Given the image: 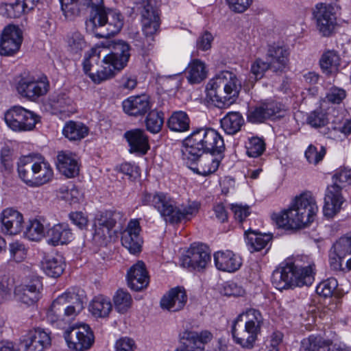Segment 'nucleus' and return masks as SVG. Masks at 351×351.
<instances>
[{
  "label": "nucleus",
  "mask_w": 351,
  "mask_h": 351,
  "mask_svg": "<svg viewBox=\"0 0 351 351\" xmlns=\"http://www.w3.org/2000/svg\"><path fill=\"white\" fill-rule=\"evenodd\" d=\"M128 287L136 291L146 288L149 282V276L145 263L138 261L133 265L127 273Z\"/></svg>",
  "instance_id": "nucleus-21"
},
{
  "label": "nucleus",
  "mask_w": 351,
  "mask_h": 351,
  "mask_svg": "<svg viewBox=\"0 0 351 351\" xmlns=\"http://www.w3.org/2000/svg\"><path fill=\"white\" fill-rule=\"evenodd\" d=\"M328 1V3L317 4V10L314 12L317 28L326 37L333 34L337 25V14L341 10L340 5L337 3L339 0Z\"/></svg>",
  "instance_id": "nucleus-8"
},
{
  "label": "nucleus",
  "mask_w": 351,
  "mask_h": 351,
  "mask_svg": "<svg viewBox=\"0 0 351 351\" xmlns=\"http://www.w3.org/2000/svg\"><path fill=\"white\" fill-rule=\"evenodd\" d=\"M289 51L286 46L276 43L269 45L267 52V60L270 70L276 73L285 72L289 63Z\"/></svg>",
  "instance_id": "nucleus-18"
},
{
  "label": "nucleus",
  "mask_w": 351,
  "mask_h": 351,
  "mask_svg": "<svg viewBox=\"0 0 351 351\" xmlns=\"http://www.w3.org/2000/svg\"><path fill=\"white\" fill-rule=\"evenodd\" d=\"M234 321L235 323L245 321V326L261 330L263 317L259 311L254 308H248L240 313Z\"/></svg>",
  "instance_id": "nucleus-39"
},
{
  "label": "nucleus",
  "mask_w": 351,
  "mask_h": 351,
  "mask_svg": "<svg viewBox=\"0 0 351 351\" xmlns=\"http://www.w3.org/2000/svg\"><path fill=\"white\" fill-rule=\"evenodd\" d=\"M61 3V9L64 16L72 20L75 17L79 16L80 13V5H83L82 0H60Z\"/></svg>",
  "instance_id": "nucleus-53"
},
{
  "label": "nucleus",
  "mask_w": 351,
  "mask_h": 351,
  "mask_svg": "<svg viewBox=\"0 0 351 351\" xmlns=\"http://www.w3.org/2000/svg\"><path fill=\"white\" fill-rule=\"evenodd\" d=\"M56 165L58 171L67 178H74L79 174L78 158L70 152H60L57 156Z\"/></svg>",
  "instance_id": "nucleus-26"
},
{
  "label": "nucleus",
  "mask_w": 351,
  "mask_h": 351,
  "mask_svg": "<svg viewBox=\"0 0 351 351\" xmlns=\"http://www.w3.org/2000/svg\"><path fill=\"white\" fill-rule=\"evenodd\" d=\"M16 88L22 97L33 101L47 93L49 82L46 77L36 79L34 77L27 76L20 80Z\"/></svg>",
  "instance_id": "nucleus-14"
},
{
  "label": "nucleus",
  "mask_w": 351,
  "mask_h": 351,
  "mask_svg": "<svg viewBox=\"0 0 351 351\" xmlns=\"http://www.w3.org/2000/svg\"><path fill=\"white\" fill-rule=\"evenodd\" d=\"M73 100L64 93H60L51 96L50 104L51 108L58 112L69 111V108L72 105Z\"/></svg>",
  "instance_id": "nucleus-50"
},
{
  "label": "nucleus",
  "mask_w": 351,
  "mask_h": 351,
  "mask_svg": "<svg viewBox=\"0 0 351 351\" xmlns=\"http://www.w3.org/2000/svg\"><path fill=\"white\" fill-rule=\"evenodd\" d=\"M306 121L312 127L320 128L326 124L327 117L321 109H317L310 113Z\"/></svg>",
  "instance_id": "nucleus-60"
},
{
  "label": "nucleus",
  "mask_w": 351,
  "mask_h": 351,
  "mask_svg": "<svg viewBox=\"0 0 351 351\" xmlns=\"http://www.w3.org/2000/svg\"><path fill=\"white\" fill-rule=\"evenodd\" d=\"M210 260V252L206 245L193 244L182 257L181 265L183 267L200 271L206 268Z\"/></svg>",
  "instance_id": "nucleus-13"
},
{
  "label": "nucleus",
  "mask_w": 351,
  "mask_h": 351,
  "mask_svg": "<svg viewBox=\"0 0 351 351\" xmlns=\"http://www.w3.org/2000/svg\"><path fill=\"white\" fill-rule=\"evenodd\" d=\"M343 186L332 184L328 186L324 197V215L332 217L341 209L345 198L342 195Z\"/></svg>",
  "instance_id": "nucleus-19"
},
{
  "label": "nucleus",
  "mask_w": 351,
  "mask_h": 351,
  "mask_svg": "<svg viewBox=\"0 0 351 351\" xmlns=\"http://www.w3.org/2000/svg\"><path fill=\"white\" fill-rule=\"evenodd\" d=\"M100 57L96 54L95 50H92L91 53L86 58L83 62V69L86 74L90 77V74L96 73V69H101V65H99Z\"/></svg>",
  "instance_id": "nucleus-57"
},
{
  "label": "nucleus",
  "mask_w": 351,
  "mask_h": 351,
  "mask_svg": "<svg viewBox=\"0 0 351 351\" xmlns=\"http://www.w3.org/2000/svg\"><path fill=\"white\" fill-rule=\"evenodd\" d=\"M206 76V67L202 62L195 60L189 64L187 79L191 84L199 83Z\"/></svg>",
  "instance_id": "nucleus-45"
},
{
  "label": "nucleus",
  "mask_w": 351,
  "mask_h": 351,
  "mask_svg": "<svg viewBox=\"0 0 351 351\" xmlns=\"http://www.w3.org/2000/svg\"><path fill=\"white\" fill-rule=\"evenodd\" d=\"M40 119L34 112L19 106L11 108L4 115L8 126L16 132L32 130Z\"/></svg>",
  "instance_id": "nucleus-9"
},
{
  "label": "nucleus",
  "mask_w": 351,
  "mask_h": 351,
  "mask_svg": "<svg viewBox=\"0 0 351 351\" xmlns=\"http://www.w3.org/2000/svg\"><path fill=\"white\" fill-rule=\"evenodd\" d=\"M180 337L182 339L186 340L197 348H201V346L208 343L213 339V335L208 330H202L197 332L186 330L180 335Z\"/></svg>",
  "instance_id": "nucleus-40"
},
{
  "label": "nucleus",
  "mask_w": 351,
  "mask_h": 351,
  "mask_svg": "<svg viewBox=\"0 0 351 351\" xmlns=\"http://www.w3.org/2000/svg\"><path fill=\"white\" fill-rule=\"evenodd\" d=\"M108 20L104 22L99 38H107L119 33L123 26V17L120 12L110 9Z\"/></svg>",
  "instance_id": "nucleus-32"
},
{
  "label": "nucleus",
  "mask_w": 351,
  "mask_h": 351,
  "mask_svg": "<svg viewBox=\"0 0 351 351\" xmlns=\"http://www.w3.org/2000/svg\"><path fill=\"white\" fill-rule=\"evenodd\" d=\"M42 290L43 283L40 279L35 277L31 279L27 284L16 287L14 293L19 301L27 306H31L40 300Z\"/></svg>",
  "instance_id": "nucleus-17"
},
{
  "label": "nucleus",
  "mask_w": 351,
  "mask_h": 351,
  "mask_svg": "<svg viewBox=\"0 0 351 351\" xmlns=\"http://www.w3.org/2000/svg\"><path fill=\"white\" fill-rule=\"evenodd\" d=\"M219 163V158H214L212 154L202 159L200 157L195 165H186V166L197 174L206 176L215 173L218 169Z\"/></svg>",
  "instance_id": "nucleus-34"
},
{
  "label": "nucleus",
  "mask_w": 351,
  "mask_h": 351,
  "mask_svg": "<svg viewBox=\"0 0 351 351\" xmlns=\"http://www.w3.org/2000/svg\"><path fill=\"white\" fill-rule=\"evenodd\" d=\"M110 301L102 296L95 298L89 304L90 312L97 317H106L112 310Z\"/></svg>",
  "instance_id": "nucleus-42"
},
{
  "label": "nucleus",
  "mask_w": 351,
  "mask_h": 351,
  "mask_svg": "<svg viewBox=\"0 0 351 351\" xmlns=\"http://www.w3.org/2000/svg\"><path fill=\"white\" fill-rule=\"evenodd\" d=\"M45 231L44 225L38 219L32 221L30 225L27 228V234L33 241L40 239L45 235Z\"/></svg>",
  "instance_id": "nucleus-56"
},
{
  "label": "nucleus",
  "mask_w": 351,
  "mask_h": 351,
  "mask_svg": "<svg viewBox=\"0 0 351 351\" xmlns=\"http://www.w3.org/2000/svg\"><path fill=\"white\" fill-rule=\"evenodd\" d=\"M314 264L306 267H298L293 263H287L274 271L271 282L279 290L309 286L314 280Z\"/></svg>",
  "instance_id": "nucleus-6"
},
{
  "label": "nucleus",
  "mask_w": 351,
  "mask_h": 351,
  "mask_svg": "<svg viewBox=\"0 0 351 351\" xmlns=\"http://www.w3.org/2000/svg\"><path fill=\"white\" fill-rule=\"evenodd\" d=\"M238 323L233 321L231 334L235 343L241 346L243 348L252 349L257 339L258 335L261 330L254 329L244 326V328H238Z\"/></svg>",
  "instance_id": "nucleus-25"
},
{
  "label": "nucleus",
  "mask_w": 351,
  "mask_h": 351,
  "mask_svg": "<svg viewBox=\"0 0 351 351\" xmlns=\"http://www.w3.org/2000/svg\"><path fill=\"white\" fill-rule=\"evenodd\" d=\"M330 343L322 337L311 335L302 341L300 351H326Z\"/></svg>",
  "instance_id": "nucleus-44"
},
{
  "label": "nucleus",
  "mask_w": 351,
  "mask_h": 351,
  "mask_svg": "<svg viewBox=\"0 0 351 351\" xmlns=\"http://www.w3.org/2000/svg\"><path fill=\"white\" fill-rule=\"evenodd\" d=\"M9 251L11 259L17 263L22 262L27 256V249L25 245L19 241L10 243Z\"/></svg>",
  "instance_id": "nucleus-55"
},
{
  "label": "nucleus",
  "mask_w": 351,
  "mask_h": 351,
  "mask_svg": "<svg viewBox=\"0 0 351 351\" xmlns=\"http://www.w3.org/2000/svg\"><path fill=\"white\" fill-rule=\"evenodd\" d=\"M282 110V105L274 101L263 102L256 106L248 114L249 121L256 123L276 117Z\"/></svg>",
  "instance_id": "nucleus-23"
},
{
  "label": "nucleus",
  "mask_w": 351,
  "mask_h": 351,
  "mask_svg": "<svg viewBox=\"0 0 351 351\" xmlns=\"http://www.w3.org/2000/svg\"><path fill=\"white\" fill-rule=\"evenodd\" d=\"M141 227L138 220H131L126 229L121 233V243L133 254L141 251L142 239L140 237Z\"/></svg>",
  "instance_id": "nucleus-20"
},
{
  "label": "nucleus",
  "mask_w": 351,
  "mask_h": 351,
  "mask_svg": "<svg viewBox=\"0 0 351 351\" xmlns=\"http://www.w3.org/2000/svg\"><path fill=\"white\" fill-rule=\"evenodd\" d=\"M340 256L347 257L351 255V234L346 237H341L332 246ZM346 267L348 270H351V257L346 261Z\"/></svg>",
  "instance_id": "nucleus-49"
},
{
  "label": "nucleus",
  "mask_w": 351,
  "mask_h": 351,
  "mask_svg": "<svg viewBox=\"0 0 351 351\" xmlns=\"http://www.w3.org/2000/svg\"><path fill=\"white\" fill-rule=\"evenodd\" d=\"M164 113L156 110L149 112L145 119V125L147 130L153 134L158 133L164 123Z\"/></svg>",
  "instance_id": "nucleus-47"
},
{
  "label": "nucleus",
  "mask_w": 351,
  "mask_h": 351,
  "mask_svg": "<svg viewBox=\"0 0 351 351\" xmlns=\"http://www.w3.org/2000/svg\"><path fill=\"white\" fill-rule=\"evenodd\" d=\"M110 52L105 56L102 60L101 69H96V73L90 74V78L95 83L100 84L115 75L126 66L130 54V46L122 40L112 42Z\"/></svg>",
  "instance_id": "nucleus-5"
},
{
  "label": "nucleus",
  "mask_w": 351,
  "mask_h": 351,
  "mask_svg": "<svg viewBox=\"0 0 351 351\" xmlns=\"http://www.w3.org/2000/svg\"><path fill=\"white\" fill-rule=\"evenodd\" d=\"M190 120L183 111L174 112L167 121L169 128L175 132H183L189 129Z\"/></svg>",
  "instance_id": "nucleus-41"
},
{
  "label": "nucleus",
  "mask_w": 351,
  "mask_h": 351,
  "mask_svg": "<svg viewBox=\"0 0 351 351\" xmlns=\"http://www.w3.org/2000/svg\"><path fill=\"white\" fill-rule=\"evenodd\" d=\"M216 267L221 271L234 272L241 266V258L232 251H221L214 254Z\"/></svg>",
  "instance_id": "nucleus-30"
},
{
  "label": "nucleus",
  "mask_w": 351,
  "mask_h": 351,
  "mask_svg": "<svg viewBox=\"0 0 351 351\" xmlns=\"http://www.w3.org/2000/svg\"><path fill=\"white\" fill-rule=\"evenodd\" d=\"M68 44L71 50L75 53L81 51L86 45L84 37L80 32L73 33L68 38Z\"/></svg>",
  "instance_id": "nucleus-62"
},
{
  "label": "nucleus",
  "mask_w": 351,
  "mask_h": 351,
  "mask_svg": "<svg viewBox=\"0 0 351 351\" xmlns=\"http://www.w3.org/2000/svg\"><path fill=\"white\" fill-rule=\"evenodd\" d=\"M113 300L116 310L121 313H126L132 302L130 293L123 289H119L116 292Z\"/></svg>",
  "instance_id": "nucleus-52"
},
{
  "label": "nucleus",
  "mask_w": 351,
  "mask_h": 351,
  "mask_svg": "<svg viewBox=\"0 0 351 351\" xmlns=\"http://www.w3.org/2000/svg\"><path fill=\"white\" fill-rule=\"evenodd\" d=\"M84 298L75 292H65L58 296L47 311V319L55 323L74 318L84 308Z\"/></svg>",
  "instance_id": "nucleus-7"
},
{
  "label": "nucleus",
  "mask_w": 351,
  "mask_h": 351,
  "mask_svg": "<svg viewBox=\"0 0 351 351\" xmlns=\"http://www.w3.org/2000/svg\"><path fill=\"white\" fill-rule=\"evenodd\" d=\"M23 351H44L51 344L49 333L40 328L29 330L21 340Z\"/></svg>",
  "instance_id": "nucleus-16"
},
{
  "label": "nucleus",
  "mask_w": 351,
  "mask_h": 351,
  "mask_svg": "<svg viewBox=\"0 0 351 351\" xmlns=\"http://www.w3.org/2000/svg\"><path fill=\"white\" fill-rule=\"evenodd\" d=\"M37 162V158L32 155L22 156L18 162L19 175L29 186L33 181Z\"/></svg>",
  "instance_id": "nucleus-33"
},
{
  "label": "nucleus",
  "mask_w": 351,
  "mask_h": 351,
  "mask_svg": "<svg viewBox=\"0 0 351 351\" xmlns=\"http://www.w3.org/2000/svg\"><path fill=\"white\" fill-rule=\"evenodd\" d=\"M49 237L48 243L56 246L66 244L73 239L71 230L66 223H59L53 226L47 232Z\"/></svg>",
  "instance_id": "nucleus-31"
},
{
  "label": "nucleus",
  "mask_w": 351,
  "mask_h": 351,
  "mask_svg": "<svg viewBox=\"0 0 351 351\" xmlns=\"http://www.w3.org/2000/svg\"><path fill=\"white\" fill-rule=\"evenodd\" d=\"M244 122L243 117L239 112H228L223 119H221V127L224 132L230 135L238 132Z\"/></svg>",
  "instance_id": "nucleus-37"
},
{
  "label": "nucleus",
  "mask_w": 351,
  "mask_h": 351,
  "mask_svg": "<svg viewBox=\"0 0 351 351\" xmlns=\"http://www.w3.org/2000/svg\"><path fill=\"white\" fill-rule=\"evenodd\" d=\"M2 231L10 235H16L23 230V217L21 213L12 208L3 210L0 216Z\"/></svg>",
  "instance_id": "nucleus-22"
},
{
  "label": "nucleus",
  "mask_w": 351,
  "mask_h": 351,
  "mask_svg": "<svg viewBox=\"0 0 351 351\" xmlns=\"http://www.w3.org/2000/svg\"><path fill=\"white\" fill-rule=\"evenodd\" d=\"M333 184H339L345 187L347 184H351V170L342 169L337 172L332 177Z\"/></svg>",
  "instance_id": "nucleus-63"
},
{
  "label": "nucleus",
  "mask_w": 351,
  "mask_h": 351,
  "mask_svg": "<svg viewBox=\"0 0 351 351\" xmlns=\"http://www.w3.org/2000/svg\"><path fill=\"white\" fill-rule=\"evenodd\" d=\"M1 167L2 171L10 173L13 169L12 154L8 147H3L1 150Z\"/></svg>",
  "instance_id": "nucleus-61"
},
{
  "label": "nucleus",
  "mask_w": 351,
  "mask_h": 351,
  "mask_svg": "<svg viewBox=\"0 0 351 351\" xmlns=\"http://www.w3.org/2000/svg\"><path fill=\"white\" fill-rule=\"evenodd\" d=\"M122 106L123 111L133 117L143 116L152 108V104L146 95L131 96L123 101Z\"/></svg>",
  "instance_id": "nucleus-24"
},
{
  "label": "nucleus",
  "mask_w": 351,
  "mask_h": 351,
  "mask_svg": "<svg viewBox=\"0 0 351 351\" xmlns=\"http://www.w3.org/2000/svg\"><path fill=\"white\" fill-rule=\"evenodd\" d=\"M326 149L324 147H321L319 151L313 145H310L305 152V157L308 162L311 164L317 165L324 157Z\"/></svg>",
  "instance_id": "nucleus-59"
},
{
  "label": "nucleus",
  "mask_w": 351,
  "mask_h": 351,
  "mask_svg": "<svg viewBox=\"0 0 351 351\" xmlns=\"http://www.w3.org/2000/svg\"><path fill=\"white\" fill-rule=\"evenodd\" d=\"M329 264L330 269L334 271H342L343 268L342 267V262L344 257L340 256V254L332 247L329 251Z\"/></svg>",
  "instance_id": "nucleus-64"
},
{
  "label": "nucleus",
  "mask_w": 351,
  "mask_h": 351,
  "mask_svg": "<svg viewBox=\"0 0 351 351\" xmlns=\"http://www.w3.org/2000/svg\"><path fill=\"white\" fill-rule=\"evenodd\" d=\"M52 177L53 170L50 165L45 161L38 160L35 174L31 186H41L48 182Z\"/></svg>",
  "instance_id": "nucleus-43"
},
{
  "label": "nucleus",
  "mask_w": 351,
  "mask_h": 351,
  "mask_svg": "<svg viewBox=\"0 0 351 351\" xmlns=\"http://www.w3.org/2000/svg\"><path fill=\"white\" fill-rule=\"evenodd\" d=\"M83 5L90 9L88 17L86 21V31L99 38L110 9L104 5L103 0H84Z\"/></svg>",
  "instance_id": "nucleus-11"
},
{
  "label": "nucleus",
  "mask_w": 351,
  "mask_h": 351,
  "mask_svg": "<svg viewBox=\"0 0 351 351\" xmlns=\"http://www.w3.org/2000/svg\"><path fill=\"white\" fill-rule=\"evenodd\" d=\"M337 286V280L335 278H329L317 286L316 293L324 298L332 297Z\"/></svg>",
  "instance_id": "nucleus-54"
},
{
  "label": "nucleus",
  "mask_w": 351,
  "mask_h": 351,
  "mask_svg": "<svg viewBox=\"0 0 351 351\" xmlns=\"http://www.w3.org/2000/svg\"><path fill=\"white\" fill-rule=\"evenodd\" d=\"M122 214L119 212L106 210L101 212L95 220L93 240L99 245H106L111 238L112 231L117 223H120Z\"/></svg>",
  "instance_id": "nucleus-10"
},
{
  "label": "nucleus",
  "mask_w": 351,
  "mask_h": 351,
  "mask_svg": "<svg viewBox=\"0 0 351 351\" xmlns=\"http://www.w3.org/2000/svg\"><path fill=\"white\" fill-rule=\"evenodd\" d=\"M270 70V66L267 61L265 62L261 58H257L251 65V74L254 77V81L261 79L265 71Z\"/></svg>",
  "instance_id": "nucleus-58"
},
{
  "label": "nucleus",
  "mask_w": 351,
  "mask_h": 351,
  "mask_svg": "<svg viewBox=\"0 0 351 351\" xmlns=\"http://www.w3.org/2000/svg\"><path fill=\"white\" fill-rule=\"evenodd\" d=\"M41 267L48 276L57 278L64 271L62 258L60 255L45 256L41 261Z\"/></svg>",
  "instance_id": "nucleus-35"
},
{
  "label": "nucleus",
  "mask_w": 351,
  "mask_h": 351,
  "mask_svg": "<svg viewBox=\"0 0 351 351\" xmlns=\"http://www.w3.org/2000/svg\"><path fill=\"white\" fill-rule=\"evenodd\" d=\"M317 210L315 198L310 193H304L293 199L287 210L273 215L272 219L280 228L299 229L311 223Z\"/></svg>",
  "instance_id": "nucleus-2"
},
{
  "label": "nucleus",
  "mask_w": 351,
  "mask_h": 351,
  "mask_svg": "<svg viewBox=\"0 0 351 351\" xmlns=\"http://www.w3.org/2000/svg\"><path fill=\"white\" fill-rule=\"evenodd\" d=\"M241 82L236 74L224 71L216 75L208 82L207 97L219 108L230 106L238 97Z\"/></svg>",
  "instance_id": "nucleus-4"
},
{
  "label": "nucleus",
  "mask_w": 351,
  "mask_h": 351,
  "mask_svg": "<svg viewBox=\"0 0 351 351\" xmlns=\"http://www.w3.org/2000/svg\"><path fill=\"white\" fill-rule=\"evenodd\" d=\"M69 348L75 351H86L92 346L94 335L87 324L75 325L64 333Z\"/></svg>",
  "instance_id": "nucleus-12"
},
{
  "label": "nucleus",
  "mask_w": 351,
  "mask_h": 351,
  "mask_svg": "<svg viewBox=\"0 0 351 351\" xmlns=\"http://www.w3.org/2000/svg\"><path fill=\"white\" fill-rule=\"evenodd\" d=\"M141 202L143 205H152L156 208L166 222L177 223L182 220H190L195 215L199 208L197 202H189L179 206L175 202L161 192L142 193Z\"/></svg>",
  "instance_id": "nucleus-3"
},
{
  "label": "nucleus",
  "mask_w": 351,
  "mask_h": 351,
  "mask_svg": "<svg viewBox=\"0 0 351 351\" xmlns=\"http://www.w3.org/2000/svg\"><path fill=\"white\" fill-rule=\"evenodd\" d=\"M225 150L222 136L214 129L201 128L182 141V158L186 165H195L205 153L221 155ZM219 158H221L219 156Z\"/></svg>",
  "instance_id": "nucleus-1"
},
{
  "label": "nucleus",
  "mask_w": 351,
  "mask_h": 351,
  "mask_svg": "<svg viewBox=\"0 0 351 351\" xmlns=\"http://www.w3.org/2000/svg\"><path fill=\"white\" fill-rule=\"evenodd\" d=\"M27 12L20 0H16L14 3H5L0 5V14L8 18H19Z\"/></svg>",
  "instance_id": "nucleus-48"
},
{
  "label": "nucleus",
  "mask_w": 351,
  "mask_h": 351,
  "mask_svg": "<svg viewBox=\"0 0 351 351\" xmlns=\"http://www.w3.org/2000/svg\"><path fill=\"white\" fill-rule=\"evenodd\" d=\"M124 137L128 143L130 153L145 154L149 149L148 137L142 129H133L125 132Z\"/></svg>",
  "instance_id": "nucleus-29"
},
{
  "label": "nucleus",
  "mask_w": 351,
  "mask_h": 351,
  "mask_svg": "<svg viewBox=\"0 0 351 351\" xmlns=\"http://www.w3.org/2000/svg\"><path fill=\"white\" fill-rule=\"evenodd\" d=\"M247 243L252 251H260L268 243L271 237L268 234H257L254 231L248 230L245 232Z\"/></svg>",
  "instance_id": "nucleus-46"
},
{
  "label": "nucleus",
  "mask_w": 351,
  "mask_h": 351,
  "mask_svg": "<svg viewBox=\"0 0 351 351\" xmlns=\"http://www.w3.org/2000/svg\"><path fill=\"white\" fill-rule=\"evenodd\" d=\"M187 301L185 290L181 287L171 289L160 300V306L171 312L179 311Z\"/></svg>",
  "instance_id": "nucleus-27"
},
{
  "label": "nucleus",
  "mask_w": 351,
  "mask_h": 351,
  "mask_svg": "<svg viewBox=\"0 0 351 351\" xmlns=\"http://www.w3.org/2000/svg\"><path fill=\"white\" fill-rule=\"evenodd\" d=\"M22 41L21 30L14 25L7 26L3 29L0 39V55H14L19 50Z\"/></svg>",
  "instance_id": "nucleus-15"
},
{
  "label": "nucleus",
  "mask_w": 351,
  "mask_h": 351,
  "mask_svg": "<svg viewBox=\"0 0 351 351\" xmlns=\"http://www.w3.org/2000/svg\"><path fill=\"white\" fill-rule=\"evenodd\" d=\"M88 128L79 121H70L65 123L62 133L70 141H80L88 134Z\"/></svg>",
  "instance_id": "nucleus-36"
},
{
  "label": "nucleus",
  "mask_w": 351,
  "mask_h": 351,
  "mask_svg": "<svg viewBox=\"0 0 351 351\" xmlns=\"http://www.w3.org/2000/svg\"><path fill=\"white\" fill-rule=\"evenodd\" d=\"M143 30L146 37L151 38L160 27V18L157 10L149 2L146 3L141 10Z\"/></svg>",
  "instance_id": "nucleus-28"
},
{
  "label": "nucleus",
  "mask_w": 351,
  "mask_h": 351,
  "mask_svg": "<svg viewBox=\"0 0 351 351\" xmlns=\"http://www.w3.org/2000/svg\"><path fill=\"white\" fill-rule=\"evenodd\" d=\"M266 144L263 138L253 136L245 143L246 153L249 157H260L265 151Z\"/></svg>",
  "instance_id": "nucleus-51"
},
{
  "label": "nucleus",
  "mask_w": 351,
  "mask_h": 351,
  "mask_svg": "<svg viewBox=\"0 0 351 351\" xmlns=\"http://www.w3.org/2000/svg\"><path fill=\"white\" fill-rule=\"evenodd\" d=\"M339 64L340 58L337 52L335 50L326 51L322 54L319 60L321 69L327 75L336 72Z\"/></svg>",
  "instance_id": "nucleus-38"
}]
</instances>
